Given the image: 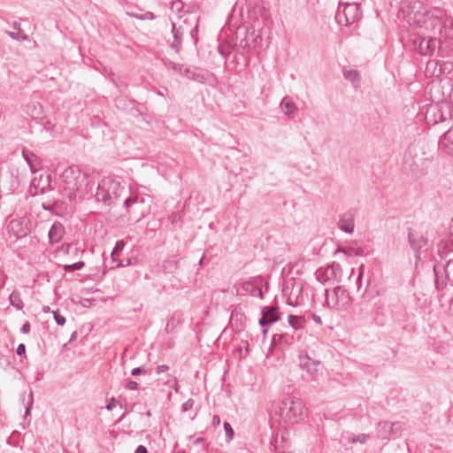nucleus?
<instances>
[{
	"instance_id": "1",
	"label": "nucleus",
	"mask_w": 453,
	"mask_h": 453,
	"mask_svg": "<svg viewBox=\"0 0 453 453\" xmlns=\"http://www.w3.org/2000/svg\"><path fill=\"white\" fill-rule=\"evenodd\" d=\"M88 184L86 174L76 166L67 167L61 175L63 195L71 202L83 198L87 193Z\"/></svg>"
},
{
	"instance_id": "2",
	"label": "nucleus",
	"mask_w": 453,
	"mask_h": 453,
	"mask_svg": "<svg viewBox=\"0 0 453 453\" xmlns=\"http://www.w3.org/2000/svg\"><path fill=\"white\" fill-rule=\"evenodd\" d=\"M280 415L284 422L296 424L306 418L307 410L302 399L288 396L281 401Z\"/></svg>"
},
{
	"instance_id": "3",
	"label": "nucleus",
	"mask_w": 453,
	"mask_h": 453,
	"mask_svg": "<svg viewBox=\"0 0 453 453\" xmlns=\"http://www.w3.org/2000/svg\"><path fill=\"white\" fill-rule=\"evenodd\" d=\"M438 11H428L421 5H413L411 11L408 14L410 22H413L420 27L426 29H434L436 25L441 24V17L437 14Z\"/></svg>"
},
{
	"instance_id": "4",
	"label": "nucleus",
	"mask_w": 453,
	"mask_h": 453,
	"mask_svg": "<svg viewBox=\"0 0 453 453\" xmlns=\"http://www.w3.org/2000/svg\"><path fill=\"white\" fill-rule=\"evenodd\" d=\"M125 192V188L120 186L119 182L111 179H104L98 184L95 196L97 201L111 204Z\"/></svg>"
},
{
	"instance_id": "5",
	"label": "nucleus",
	"mask_w": 453,
	"mask_h": 453,
	"mask_svg": "<svg viewBox=\"0 0 453 453\" xmlns=\"http://www.w3.org/2000/svg\"><path fill=\"white\" fill-rule=\"evenodd\" d=\"M150 199L138 194H131L124 200V207L129 215L136 217L139 221L150 211Z\"/></svg>"
},
{
	"instance_id": "6",
	"label": "nucleus",
	"mask_w": 453,
	"mask_h": 453,
	"mask_svg": "<svg viewBox=\"0 0 453 453\" xmlns=\"http://www.w3.org/2000/svg\"><path fill=\"white\" fill-rule=\"evenodd\" d=\"M326 304L328 308L343 311L350 304V296L348 291L341 286L334 288L332 291L325 290Z\"/></svg>"
},
{
	"instance_id": "7",
	"label": "nucleus",
	"mask_w": 453,
	"mask_h": 453,
	"mask_svg": "<svg viewBox=\"0 0 453 453\" xmlns=\"http://www.w3.org/2000/svg\"><path fill=\"white\" fill-rule=\"evenodd\" d=\"M303 288V283L294 279L285 284L282 293L288 305L299 306L304 303Z\"/></svg>"
},
{
	"instance_id": "8",
	"label": "nucleus",
	"mask_w": 453,
	"mask_h": 453,
	"mask_svg": "<svg viewBox=\"0 0 453 453\" xmlns=\"http://www.w3.org/2000/svg\"><path fill=\"white\" fill-rule=\"evenodd\" d=\"M361 16L360 5H339L335 14V20L341 26H349L358 21Z\"/></svg>"
},
{
	"instance_id": "9",
	"label": "nucleus",
	"mask_w": 453,
	"mask_h": 453,
	"mask_svg": "<svg viewBox=\"0 0 453 453\" xmlns=\"http://www.w3.org/2000/svg\"><path fill=\"white\" fill-rule=\"evenodd\" d=\"M408 242L415 254L416 260L421 259L428 250V239L420 231L408 228Z\"/></svg>"
},
{
	"instance_id": "10",
	"label": "nucleus",
	"mask_w": 453,
	"mask_h": 453,
	"mask_svg": "<svg viewBox=\"0 0 453 453\" xmlns=\"http://www.w3.org/2000/svg\"><path fill=\"white\" fill-rule=\"evenodd\" d=\"M342 276V267L338 263L334 262L326 267H320L315 272L318 281L326 284L332 281H338Z\"/></svg>"
},
{
	"instance_id": "11",
	"label": "nucleus",
	"mask_w": 453,
	"mask_h": 453,
	"mask_svg": "<svg viewBox=\"0 0 453 453\" xmlns=\"http://www.w3.org/2000/svg\"><path fill=\"white\" fill-rule=\"evenodd\" d=\"M22 176L18 168H9L0 174V186L7 192H14L19 186Z\"/></svg>"
},
{
	"instance_id": "12",
	"label": "nucleus",
	"mask_w": 453,
	"mask_h": 453,
	"mask_svg": "<svg viewBox=\"0 0 453 453\" xmlns=\"http://www.w3.org/2000/svg\"><path fill=\"white\" fill-rule=\"evenodd\" d=\"M437 42L434 37L425 38L420 35L415 36L412 40L414 50L424 56L432 55L437 48Z\"/></svg>"
},
{
	"instance_id": "13",
	"label": "nucleus",
	"mask_w": 453,
	"mask_h": 453,
	"mask_svg": "<svg viewBox=\"0 0 453 453\" xmlns=\"http://www.w3.org/2000/svg\"><path fill=\"white\" fill-rule=\"evenodd\" d=\"M402 429L403 426L400 422L382 420L377 424L376 434L379 439L389 440L392 436L397 435Z\"/></svg>"
},
{
	"instance_id": "14",
	"label": "nucleus",
	"mask_w": 453,
	"mask_h": 453,
	"mask_svg": "<svg viewBox=\"0 0 453 453\" xmlns=\"http://www.w3.org/2000/svg\"><path fill=\"white\" fill-rule=\"evenodd\" d=\"M10 234L16 238L27 236L29 232V220L27 218H19L12 219L7 226Z\"/></svg>"
},
{
	"instance_id": "15",
	"label": "nucleus",
	"mask_w": 453,
	"mask_h": 453,
	"mask_svg": "<svg viewBox=\"0 0 453 453\" xmlns=\"http://www.w3.org/2000/svg\"><path fill=\"white\" fill-rule=\"evenodd\" d=\"M50 182L51 177L49 174H41L38 178H34L30 185L31 194L35 196L38 194H44L49 190H52L53 188L51 187Z\"/></svg>"
},
{
	"instance_id": "16",
	"label": "nucleus",
	"mask_w": 453,
	"mask_h": 453,
	"mask_svg": "<svg viewBox=\"0 0 453 453\" xmlns=\"http://www.w3.org/2000/svg\"><path fill=\"white\" fill-rule=\"evenodd\" d=\"M164 65L166 68L173 70L182 77L188 80L199 81L200 75L196 74L194 70L185 67L182 64L165 59L164 60Z\"/></svg>"
},
{
	"instance_id": "17",
	"label": "nucleus",
	"mask_w": 453,
	"mask_h": 453,
	"mask_svg": "<svg viewBox=\"0 0 453 453\" xmlns=\"http://www.w3.org/2000/svg\"><path fill=\"white\" fill-rule=\"evenodd\" d=\"M237 294L240 295H250L252 296H257L259 298H263V292L259 286V284L257 282L256 280L250 279L248 280H245L240 284V286L236 289Z\"/></svg>"
},
{
	"instance_id": "18",
	"label": "nucleus",
	"mask_w": 453,
	"mask_h": 453,
	"mask_svg": "<svg viewBox=\"0 0 453 453\" xmlns=\"http://www.w3.org/2000/svg\"><path fill=\"white\" fill-rule=\"evenodd\" d=\"M279 319L280 315L277 307H265L262 310V318L259 319L258 323L261 326H265L272 325Z\"/></svg>"
},
{
	"instance_id": "19",
	"label": "nucleus",
	"mask_w": 453,
	"mask_h": 453,
	"mask_svg": "<svg viewBox=\"0 0 453 453\" xmlns=\"http://www.w3.org/2000/svg\"><path fill=\"white\" fill-rule=\"evenodd\" d=\"M299 359L300 366L305 369L311 377H315V375L319 372V366L320 365V362L311 359L308 355L300 356Z\"/></svg>"
},
{
	"instance_id": "20",
	"label": "nucleus",
	"mask_w": 453,
	"mask_h": 453,
	"mask_svg": "<svg viewBox=\"0 0 453 453\" xmlns=\"http://www.w3.org/2000/svg\"><path fill=\"white\" fill-rule=\"evenodd\" d=\"M280 108L281 109L282 112L289 119L295 118L298 111V108L296 107V104L288 96L282 98L280 104Z\"/></svg>"
},
{
	"instance_id": "21",
	"label": "nucleus",
	"mask_w": 453,
	"mask_h": 453,
	"mask_svg": "<svg viewBox=\"0 0 453 453\" xmlns=\"http://www.w3.org/2000/svg\"><path fill=\"white\" fill-rule=\"evenodd\" d=\"M338 227L348 234H352L354 232L355 223L353 214L350 212L344 213L341 216Z\"/></svg>"
},
{
	"instance_id": "22",
	"label": "nucleus",
	"mask_w": 453,
	"mask_h": 453,
	"mask_svg": "<svg viewBox=\"0 0 453 453\" xmlns=\"http://www.w3.org/2000/svg\"><path fill=\"white\" fill-rule=\"evenodd\" d=\"M184 32L185 31L182 26L177 27L174 23L172 24V33L173 36V41L171 43V48L173 49L176 53L180 52Z\"/></svg>"
},
{
	"instance_id": "23",
	"label": "nucleus",
	"mask_w": 453,
	"mask_h": 453,
	"mask_svg": "<svg viewBox=\"0 0 453 453\" xmlns=\"http://www.w3.org/2000/svg\"><path fill=\"white\" fill-rule=\"evenodd\" d=\"M65 233L63 225L59 222H54L49 231L48 236L50 243L58 242Z\"/></svg>"
},
{
	"instance_id": "24",
	"label": "nucleus",
	"mask_w": 453,
	"mask_h": 453,
	"mask_svg": "<svg viewBox=\"0 0 453 453\" xmlns=\"http://www.w3.org/2000/svg\"><path fill=\"white\" fill-rule=\"evenodd\" d=\"M440 146L447 154L453 156V131L448 130L440 140Z\"/></svg>"
},
{
	"instance_id": "25",
	"label": "nucleus",
	"mask_w": 453,
	"mask_h": 453,
	"mask_svg": "<svg viewBox=\"0 0 453 453\" xmlns=\"http://www.w3.org/2000/svg\"><path fill=\"white\" fill-rule=\"evenodd\" d=\"M439 27V34L440 35L446 40H453V21L452 20H445L441 21V24L436 25Z\"/></svg>"
},
{
	"instance_id": "26",
	"label": "nucleus",
	"mask_w": 453,
	"mask_h": 453,
	"mask_svg": "<svg viewBox=\"0 0 453 453\" xmlns=\"http://www.w3.org/2000/svg\"><path fill=\"white\" fill-rule=\"evenodd\" d=\"M9 301H10L11 305L15 307L19 311H20L24 308V303L21 299L20 293L17 290H13L11 293V295L9 296Z\"/></svg>"
},
{
	"instance_id": "27",
	"label": "nucleus",
	"mask_w": 453,
	"mask_h": 453,
	"mask_svg": "<svg viewBox=\"0 0 453 453\" xmlns=\"http://www.w3.org/2000/svg\"><path fill=\"white\" fill-rule=\"evenodd\" d=\"M26 111L33 118H39L42 114V105L38 103H30L26 106Z\"/></svg>"
},
{
	"instance_id": "28",
	"label": "nucleus",
	"mask_w": 453,
	"mask_h": 453,
	"mask_svg": "<svg viewBox=\"0 0 453 453\" xmlns=\"http://www.w3.org/2000/svg\"><path fill=\"white\" fill-rule=\"evenodd\" d=\"M445 278L453 286V258H450L443 266Z\"/></svg>"
},
{
	"instance_id": "29",
	"label": "nucleus",
	"mask_w": 453,
	"mask_h": 453,
	"mask_svg": "<svg viewBox=\"0 0 453 453\" xmlns=\"http://www.w3.org/2000/svg\"><path fill=\"white\" fill-rule=\"evenodd\" d=\"M343 76L353 84L359 82L360 80L359 73L356 70H345Z\"/></svg>"
},
{
	"instance_id": "30",
	"label": "nucleus",
	"mask_w": 453,
	"mask_h": 453,
	"mask_svg": "<svg viewBox=\"0 0 453 453\" xmlns=\"http://www.w3.org/2000/svg\"><path fill=\"white\" fill-rule=\"evenodd\" d=\"M22 155H23V157L25 158V160L27 161V165H29L31 171L34 173L36 171L35 167V165H34V157H35V156L34 155V153L28 151V150H23L22 151Z\"/></svg>"
},
{
	"instance_id": "31",
	"label": "nucleus",
	"mask_w": 453,
	"mask_h": 453,
	"mask_svg": "<svg viewBox=\"0 0 453 453\" xmlns=\"http://www.w3.org/2000/svg\"><path fill=\"white\" fill-rule=\"evenodd\" d=\"M126 242L124 240L118 241L115 244V247L113 248L111 257L112 259H115V257L118 256L125 248Z\"/></svg>"
},
{
	"instance_id": "32",
	"label": "nucleus",
	"mask_w": 453,
	"mask_h": 453,
	"mask_svg": "<svg viewBox=\"0 0 453 453\" xmlns=\"http://www.w3.org/2000/svg\"><path fill=\"white\" fill-rule=\"evenodd\" d=\"M370 435L368 434H357V435H355L351 438H349V441L350 443H357V442H359V443H365L366 441L369 439Z\"/></svg>"
},
{
	"instance_id": "33",
	"label": "nucleus",
	"mask_w": 453,
	"mask_h": 453,
	"mask_svg": "<svg viewBox=\"0 0 453 453\" xmlns=\"http://www.w3.org/2000/svg\"><path fill=\"white\" fill-rule=\"evenodd\" d=\"M128 15H130L131 17H134V18H135L137 19H141V20H146V19L153 20V19H155V15L151 12H146L144 14L128 13Z\"/></svg>"
},
{
	"instance_id": "34",
	"label": "nucleus",
	"mask_w": 453,
	"mask_h": 453,
	"mask_svg": "<svg viewBox=\"0 0 453 453\" xmlns=\"http://www.w3.org/2000/svg\"><path fill=\"white\" fill-rule=\"evenodd\" d=\"M85 265L83 261H79L71 265H63V268L66 272H72V271H78L83 268Z\"/></svg>"
},
{
	"instance_id": "35",
	"label": "nucleus",
	"mask_w": 453,
	"mask_h": 453,
	"mask_svg": "<svg viewBox=\"0 0 453 453\" xmlns=\"http://www.w3.org/2000/svg\"><path fill=\"white\" fill-rule=\"evenodd\" d=\"M7 35L12 39H14V40H17V41H27L28 40V35H27L25 34H20L19 32H18V33L7 32Z\"/></svg>"
},
{
	"instance_id": "36",
	"label": "nucleus",
	"mask_w": 453,
	"mask_h": 453,
	"mask_svg": "<svg viewBox=\"0 0 453 453\" xmlns=\"http://www.w3.org/2000/svg\"><path fill=\"white\" fill-rule=\"evenodd\" d=\"M224 430L226 432V441H231L234 437V430L228 422L224 423Z\"/></svg>"
},
{
	"instance_id": "37",
	"label": "nucleus",
	"mask_w": 453,
	"mask_h": 453,
	"mask_svg": "<svg viewBox=\"0 0 453 453\" xmlns=\"http://www.w3.org/2000/svg\"><path fill=\"white\" fill-rule=\"evenodd\" d=\"M195 404V401L192 398L188 399L185 403L181 405V411L186 412L193 408Z\"/></svg>"
},
{
	"instance_id": "38",
	"label": "nucleus",
	"mask_w": 453,
	"mask_h": 453,
	"mask_svg": "<svg viewBox=\"0 0 453 453\" xmlns=\"http://www.w3.org/2000/svg\"><path fill=\"white\" fill-rule=\"evenodd\" d=\"M148 372L147 369L144 366L135 367L131 370L132 376H138L141 374H146Z\"/></svg>"
},
{
	"instance_id": "39",
	"label": "nucleus",
	"mask_w": 453,
	"mask_h": 453,
	"mask_svg": "<svg viewBox=\"0 0 453 453\" xmlns=\"http://www.w3.org/2000/svg\"><path fill=\"white\" fill-rule=\"evenodd\" d=\"M54 319L58 326H64L65 324V318L60 315L58 311H53Z\"/></svg>"
},
{
	"instance_id": "40",
	"label": "nucleus",
	"mask_w": 453,
	"mask_h": 453,
	"mask_svg": "<svg viewBox=\"0 0 453 453\" xmlns=\"http://www.w3.org/2000/svg\"><path fill=\"white\" fill-rule=\"evenodd\" d=\"M183 8V3L180 0L174 1L172 3L171 10L175 12H180Z\"/></svg>"
},
{
	"instance_id": "41",
	"label": "nucleus",
	"mask_w": 453,
	"mask_h": 453,
	"mask_svg": "<svg viewBox=\"0 0 453 453\" xmlns=\"http://www.w3.org/2000/svg\"><path fill=\"white\" fill-rule=\"evenodd\" d=\"M288 322L291 325V326L295 329H297L300 327V326L298 325V318L294 315L288 316Z\"/></svg>"
},
{
	"instance_id": "42",
	"label": "nucleus",
	"mask_w": 453,
	"mask_h": 453,
	"mask_svg": "<svg viewBox=\"0 0 453 453\" xmlns=\"http://www.w3.org/2000/svg\"><path fill=\"white\" fill-rule=\"evenodd\" d=\"M125 388L127 390H137L138 389V383L134 380H128L125 384Z\"/></svg>"
},
{
	"instance_id": "43",
	"label": "nucleus",
	"mask_w": 453,
	"mask_h": 453,
	"mask_svg": "<svg viewBox=\"0 0 453 453\" xmlns=\"http://www.w3.org/2000/svg\"><path fill=\"white\" fill-rule=\"evenodd\" d=\"M363 0H340L339 5L356 4L361 5Z\"/></svg>"
},
{
	"instance_id": "44",
	"label": "nucleus",
	"mask_w": 453,
	"mask_h": 453,
	"mask_svg": "<svg viewBox=\"0 0 453 453\" xmlns=\"http://www.w3.org/2000/svg\"><path fill=\"white\" fill-rule=\"evenodd\" d=\"M171 377V380H167V384L170 385V387H173L175 390V392H178L179 387H178V381L177 379L172 375H169Z\"/></svg>"
},
{
	"instance_id": "45",
	"label": "nucleus",
	"mask_w": 453,
	"mask_h": 453,
	"mask_svg": "<svg viewBox=\"0 0 453 453\" xmlns=\"http://www.w3.org/2000/svg\"><path fill=\"white\" fill-rule=\"evenodd\" d=\"M32 405H33V393H30L29 394V400H28L27 405L26 407V411H25V416L26 417L30 413Z\"/></svg>"
},
{
	"instance_id": "46",
	"label": "nucleus",
	"mask_w": 453,
	"mask_h": 453,
	"mask_svg": "<svg viewBox=\"0 0 453 453\" xmlns=\"http://www.w3.org/2000/svg\"><path fill=\"white\" fill-rule=\"evenodd\" d=\"M360 313L363 314V318H365V315H367L369 313V305L368 303H360Z\"/></svg>"
},
{
	"instance_id": "47",
	"label": "nucleus",
	"mask_w": 453,
	"mask_h": 453,
	"mask_svg": "<svg viewBox=\"0 0 453 453\" xmlns=\"http://www.w3.org/2000/svg\"><path fill=\"white\" fill-rule=\"evenodd\" d=\"M285 340V342L288 343V335L287 334H274L273 341V342H278V341Z\"/></svg>"
},
{
	"instance_id": "48",
	"label": "nucleus",
	"mask_w": 453,
	"mask_h": 453,
	"mask_svg": "<svg viewBox=\"0 0 453 453\" xmlns=\"http://www.w3.org/2000/svg\"><path fill=\"white\" fill-rule=\"evenodd\" d=\"M118 404V402L115 400V398H111L109 403L106 404V409L108 411H112Z\"/></svg>"
},
{
	"instance_id": "49",
	"label": "nucleus",
	"mask_w": 453,
	"mask_h": 453,
	"mask_svg": "<svg viewBox=\"0 0 453 453\" xmlns=\"http://www.w3.org/2000/svg\"><path fill=\"white\" fill-rule=\"evenodd\" d=\"M31 326L28 321L25 322L24 325L20 328L21 334H28L30 332Z\"/></svg>"
},
{
	"instance_id": "50",
	"label": "nucleus",
	"mask_w": 453,
	"mask_h": 453,
	"mask_svg": "<svg viewBox=\"0 0 453 453\" xmlns=\"http://www.w3.org/2000/svg\"><path fill=\"white\" fill-rule=\"evenodd\" d=\"M169 370V366L166 365H160L157 366L156 372L160 374L162 372H165Z\"/></svg>"
},
{
	"instance_id": "51",
	"label": "nucleus",
	"mask_w": 453,
	"mask_h": 453,
	"mask_svg": "<svg viewBox=\"0 0 453 453\" xmlns=\"http://www.w3.org/2000/svg\"><path fill=\"white\" fill-rule=\"evenodd\" d=\"M363 273H364V265H361L360 268H359V273H358V276H357V288L359 289L360 288V282H361V280H362V277H363Z\"/></svg>"
},
{
	"instance_id": "52",
	"label": "nucleus",
	"mask_w": 453,
	"mask_h": 453,
	"mask_svg": "<svg viewBox=\"0 0 453 453\" xmlns=\"http://www.w3.org/2000/svg\"><path fill=\"white\" fill-rule=\"evenodd\" d=\"M16 352H17V354L19 356H21V355L25 354V352H26V346H25V344H23V343L19 344L18 347H17Z\"/></svg>"
},
{
	"instance_id": "53",
	"label": "nucleus",
	"mask_w": 453,
	"mask_h": 453,
	"mask_svg": "<svg viewBox=\"0 0 453 453\" xmlns=\"http://www.w3.org/2000/svg\"><path fill=\"white\" fill-rule=\"evenodd\" d=\"M134 453H148L147 448L143 445H139Z\"/></svg>"
},
{
	"instance_id": "54",
	"label": "nucleus",
	"mask_w": 453,
	"mask_h": 453,
	"mask_svg": "<svg viewBox=\"0 0 453 453\" xmlns=\"http://www.w3.org/2000/svg\"><path fill=\"white\" fill-rule=\"evenodd\" d=\"M196 33H197V25L195 27L194 29H192L190 31V35L195 39V42L196 43L197 42V37H196Z\"/></svg>"
},
{
	"instance_id": "55",
	"label": "nucleus",
	"mask_w": 453,
	"mask_h": 453,
	"mask_svg": "<svg viewBox=\"0 0 453 453\" xmlns=\"http://www.w3.org/2000/svg\"><path fill=\"white\" fill-rule=\"evenodd\" d=\"M219 423H220V418H219V416H217V415L213 416V418H212V425H213L214 426H219Z\"/></svg>"
},
{
	"instance_id": "56",
	"label": "nucleus",
	"mask_w": 453,
	"mask_h": 453,
	"mask_svg": "<svg viewBox=\"0 0 453 453\" xmlns=\"http://www.w3.org/2000/svg\"><path fill=\"white\" fill-rule=\"evenodd\" d=\"M66 250H67V252L73 251V250L77 251L78 249L75 246H73V244H68L66 246Z\"/></svg>"
},
{
	"instance_id": "57",
	"label": "nucleus",
	"mask_w": 453,
	"mask_h": 453,
	"mask_svg": "<svg viewBox=\"0 0 453 453\" xmlns=\"http://www.w3.org/2000/svg\"><path fill=\"white\" fill-rule=\"evenodd\" d=\"M313 320L318 324H322L321 319L319 316L313 314L312 315Z\"/></svg>"
},
{
	"instance_id": "58",
	"label": "nucleus",
	"mask_w": 453,
	"mask_h": 453,
	"mask_svg": "<svg viewBox=\"0 0 453 453\" xmlns=\"http://www.w3.org/2000/svg\"><path fill=\"white\" fill-rule=\"evenodd\" d=\"M13 28L19 30V24H18L17 22H14Z\"/></svg>"
},
{
	"instance_id": "59",
	"label": "nucleus",
	"mask_w": 453,
	"mask_h": 453,
	"mask_svg": "<svg viewBox=\"0 0 453 453\" xmlns=\"http://www.w3.org/2000/svg\"><path fill=\"white\" fill-rule=\"evenodd\" d=\"M50 311V307L44 308V311Z\"/></svg>"
},
{
	"instance_id": "60",
	"label": "nucleus",
	"mask_w": 453,
	"mask_h": 453,
	"mask_svg": "<svg viewBox=\"0 0 453 453\" xmlns=\"http://www.w3.org/2000/svg\"><path fill=\"white\" fill-rule=\"evenodd\" d=\"M118 266H123V264H122V263H119V264L118 265Z\"/></svg>"
}]
</instances>
